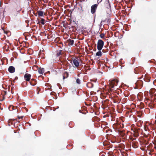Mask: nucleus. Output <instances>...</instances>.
I'll return each mask as SVG.
<instances>
[{
	"label": "nucleus",
	"instance_id": "nucleus-1",
	"mask_svg": "<svg viewBox=\"0 0 156 156\" xmlns=\"http://www.w3.org/2000/svg\"><path fill=\"white\" fill-rule=\"evenodd\" d=\"M118 82V80L115 79L112 80L111 81H109V87H110V89L109 90V92L112 91L113 90L112 88H114L115 86H117Z\"/></svg>",
	"mask_w": 156,
	"mask_h": 156
},
{
	"label": "nucleus",
	"instance_id": "nucleus-2",
	"mask_svg": "<svg viewBox=\"0 0 156 156\" xmlns=\"http://www.w3.org/2000/svg\"><path fill=\"white\" fill-rule=\"evenodd\" d=\"M104 44V41L101 40L99 39L97 43V49L99 51H101L102 48Z\"/></svg>",
	"mask_w": 156,
	"mask_h": 156
},
{
	"label": "nucleus",
	"instance_id": "nucleus-3",
	"mask_svg": "<svg viewBox=\"0 0 156 156\" xmlns=\"http://www.w3.org/2000/svg\"><path fill=\"white\" fill-rule=\"evenodd\" d=\"M135 84L137 88L140 89L143 86V83L142 80H137Z\"/></svg>",
	"mask_w": 156,
	"mask_h": 156
},
{
	"label": "nucleus",
	"instance_id": "nucleus-4",
	"mask_svg": "<svg viewBox=\"0 0 156 156\" xmlns=\"http://www.w3.org/2000/svg\"><path fill=\"white\" fill-rule=\"evenodd\" d=\"M143 70V68L141 67H136L134 69V72L136 74H138L140 73H141Z\"/></svg>",
	"mask_w": 156,
	"mask_h": 156
},
{
	"label": "nucleus",
	"instance_id": "nucleus-5",
	"mask_svg": "<svg viewBox=\"0 0 156 156\" xmlns=\"http://www.w3.org/2000/svg\"><path fill=\"white\" fill-rule=\"evenodd\" d=\"M98 6V4H95L93 5L91 7V12L92 14L94 13Z\"/></svg>",
	"mask_w": 156,
	"mask_h": 156
},
{
	"label": "nucleus",
	"instance_id": "nucleus-6",
	"mask_svg": "<svg viewBox=\"0 0 156 156\" xmlns=\"http://www.w3.org/2000/svg\"><path fill=\"white\" fill-rule=\"evenodd\" d=\"M31 77V75L28 73H26L24 76L25 80L27 81H30Z\"/></svg>",
	"mask_w": 156,
	"mask_h": 156
},
{
	"label": "nucleus",
	"instance_id": "nucleus-7",
	"mask_svg": "<svg viewBox=\"0 0 156 156\" xmlns=\"http://www.w3.org/2000/svg\"><path fill=\"white\" fill-rule=\"evenodd\" d=\"M73 62L76 67H78L79 66V62L78 58H74L73 60Z\"/></svg>",
	"mask_w": 156,
	"mask_h": 156
},
{
	"label": "nucleus",
	"instance_id": "nucleus-8",
	"mask_svg": "<svg viewBox=\"0 0 156 156\" xmlns=\"http://www.w3.org/2000/svg\"><path fill=\"white\" fill-rule=\"evenodd\" d=\"M109 103V100L108 99H106L103 102H102V105L105 108L107 107L108 106Z\"/></svg>",
	"mask_w": 156,
	"mask_h": 156
},
{
	"label": "nucleus",
	"instance_id": "nucleus-9",
	"mask_svg": "<svg viewBox=\"0 0 156 156\" xmlns=\"http://www.w3.org/2000/svg\"><path fill=\"white\" fill-rule=\"evenodd\" d=\"M132 146L134 148H136L138 146V144L137 141L135 140L133 141L132 143Z\"/></svg>",
	"mask_w": 156,
	"mask_h": 156
},
{
	"label": "nucleus",
	"instance_id": "nucleus-10",
	"mask_svg": "<svg viewBox=\"0 0 156 156\" xmlns=\"http://www.w3.org/2000/svg\"><path fill=\"white\" fill-rule=\"evenodd\" d=\"M8 70L9 73H12L15 71V68L13 66H11L9 67Z\"/></svg>",
	"mask_w": 156,
	"mask_h": 156
},
{
	"label": "nucleus",
	"instance_id": "nucleus-11",
	"mask_svg": "<svg viewBox=\"0 0 156 156\" xmlns=\"http://www.w3.org/2000/svg\"><path fill=\"white\" fill-rule=\"evenodd\" d=\"M149 107L151 109L154 108L156 107V104H154V102H151L148 104Z\"/></svg>",
	"mask_w": 156,
	"mask_h": 156
},
{
	"label": "nucleus",
	"instance_id": "nucleus-12",
	"mask_svg": "<svg viewBox=\"0 0 156 156\" xmlns=\"http://www.w3.org/2000/svg\"><path fill=\"white\" fill-rule=\"evenodd\" d=\"M37 81L36 80L32 79H31L30 83V85L32 86H34L37 83Z\"/></svg>",
	"mask_w": 156,
	"mask_h": 156
},
{
	"label": "nucleus",
	"instance_id": "nucleus-13",
	"mask_svg": "<svg viewBox=\"0 0 156 156\" xmlns=\"http://www.w3.org/2000/svg\"><path fill=\"white\" fill-rule=\"evenodd\" d=\"M67 42L69 46H72L74 43V41L71 39H69L67 40Z\"/></svg>",
	"mask_w": 156,
	"mask_h": 156
},
{
	"label": "nucleus",
	"instance_id": "nucleus-14",
	"mask_svg": "<svg viewBox=\"0 0 156 156\" xmlns=\"http://www.w3.org/2000/svg\"><path fill=\"white\" fill-rule=\"evenodd\" d=\"M62 50H58L56 51V55L57 57H60L62 55Z\"/></svg>",
	"mask_w": 156,
	"mask_h": 156
},
{
	"label": "nucleus",
	"instance_id": "nucleus-15",
	"mask_svg": "<svg viewBox=\"0 0 156 156\" xmlns=\"http://www.w3.org/2000/svg\"><path fill=\"white\" fill-rule=\"evenodd\" d=\"M112 99L114 103H117L119 101V98L117 95L113 96Z\"/></svg>",
	"mask_w": 156,
	"mask_h": 156
},
{
	"label": "nucleus",
	"instance_id": "nucleus-16",
	"mask_svg": "<svg viewBox=\"0 0 156 156\" xmlns=\"http://www.w3.org/2000/svg\"><path fill=\"white\" fill-rule=\"evenodd\" d=\"M109 7H110V8H107L106 9V11L107 13V14L108 15V16H110V15L111 14V11L110 9V4H109Z\"/></svg>",
	"mask_w": 156,
	"mask_h": 156
},
{
	"label": "nucleus",
	"instance_id": "nucleus-17",
	"mask_svg": "<svg viewBox=\"0 0 156 156\" xmlns=\"http://www.w3.org/2000/svg\"><path fill=\"white\" fill-rule=\"evenodd\" d=\"M37 69L38 70V73L40 74H43L44 73V68H38Z\"/></svg>",
	"mask_w": 156,
	"mask_h": 156
},
{
	"label": "nucleus",
	"instance_id": "nucleus-18",
	"mask_svg": "<svg viewBox=\"0 0 156 156\" xmlns=\"http://www.w3.org/2000/svg\"><path fill=\"white\" fill-rule=\"evenodd\" d=\"M117 131H118L119 134L122 137H123L125 135V133H124L123 131H121L119 129H117Z\"/></svg>",
	"mask_w": 156,
	"mask_h": 156
},
{
	"label": "nucleus",
	"instance_id": "nucleus-19",
	"mask_svg": "<svg viewBox=\"0 0 156 156\" xmlns=\"http://www.w3.org/2000/svg\"><path fill=\"white\" fill-rule=\"evenodd\" d=\"M87 86L89 88H92L94 86V84L91 82H88L87 84Z\"/></svg>",
	"mask_w": 156,
	"mask_h": 156
},
{
	"label": "nucleus",
	"instance_id": "nucleus-20",
	"mask_svg": "<svg viewBox=\"0 0 156 156\" xmlns=\"http://www.w3.org/2000/svg\"><path fill=\"white\" fill-rule=\"evenodd\" d=\"M69 73L67 72H65L63 73V79L64 80L65 78H67L69 76Z\"/></svg>",
	"mask_w": 156,
	"mask_h": 156
},
{
	"label": "nucleus",
	"instance_id": "nucleus-21",
	"mask_svg": "<svg viewBox=\"0 0 156 156\" xmlns=\"http://www.w3.org/2000/svg\"><path fill=\"white\" fill-rule=\"evenodd\" d=\"M38 15L40 16H44V12L42 11H37V12Z\"/></svg>",
	"mask_w": 156,
	"mask_h": 156
},
{
	"label": "nucleus",
	"instance_id": "nucleus-22",
	"mask_svg": "<svg viewBox=\"0 0 156 156\" xmlns=\"http://www.w3.org/2000/svg\"><path fill=\"white\" fill-rule=\"evenodd\" d=\"M144 80L146 82H149L150 81V77L149 76H145L144 78Z\"/></svg>",
	"mask_w": 156,
	"mask_h": 156
},
{
	"label": "nucleus",
	"instance_id": "nucleus-23",
	"mask_svg": "<svg viewBox=\"0 0 156 156\" xmlns=\"http://www.w3.org/2000/svg\"><path fill=\"white\" fill-rule=\"evenodd\" d=\"M123 108V106L121 105L120 106H119L118 108V112L119 113H121L122 111V108Z\"/></svg>",
	"mask_w": 156,
	"mask_h": 156
},
{
	"label": "nucleus",
	"instance_id": "nucleus-24",
	"mask_svg": "<svg viewBox=\"0 0 156 156\" xmlns=\"http://www.w3.org/2000/svg\"><path fill=\"white\" fill-rule=\"evenodd\" d=\"M102 53L101 51L97 52L96 53V55L97 56H98L99 57H100L102 55Z\"/></svg>",
	"mask_w": 156,
	"mask_h": 156
},
{
	"label": "nucleus",
	"instance_id": "nucleus-25",
	"mask_svg": "<svg viewBox=\"0 0 156 156\" xmlns=\"http://www.w3.org/2000/svg\"><path fill=\"white\" fill-rule=\"evenodd\" d=\"M7 94V92L5 91H2V94L3 96V99L2 100H4L5 99L4 96L6 95Z\"/></svg>",
	"mask_w": 156,
	"mask_h": 156
},
{
	"label": "nucleus",
	"instance_id": "nucleus-26",
	"mask_svg": "<svg viewBox=\"0 0 156 156\" xmlns=\"http://www.w3.org/2000/svg\"><path fill=\"white\" fill-rule=\"evenodd\" d=\"M16 107L13 106V105H10L9 108V109L10 111H12L14 109H16Z\"/></svg>",
	"mask_w": 156,
	"mask_h": 156
},
{
	"label": "nucleus",
	"instance_id": "nucleus-27",
	"mask_svg": "<svg viewBox=\"0 0 156 156\" xmlns=\"http://www.w3.org/2000/svg\"><path fill=\"white\" fill-rule=\"evenodd\" d=\"M39 56L41 57V58H45V55L44 53H42V52H40L39 53Z\"/></svg>",
	"mask_w": 156,
	"mask_h": 156
},
{
	"label": "nucleus",
	"instance_id": "nucleus-28",
	"mask_svg": "<svg viewBox=\"0 0 156 156\" xmlns=\"http://www.w3.org/2000/svg\"><path fill=\"white\" fill-rule=\"evenodd\" d=\"M148 143V142L145 140H144L143 141V144L144 145L145 147L146 146V145H147Z\"/></svg>",
	"mask_w": 156,
	"mask_h": 156
},
{
	"label": "nucleus",
	"instance_id": "nucleus-29",
	"mask_svg": "<svg viewBox=\"0 0 156 156\" xmlns=\"http://www.w3.org/2000/svg\"><path fill=\"white\" fill-rule=\"evenodd\" d=\"M151 102H154V101L156 99V98L154 95H152L151 97Z\"/></svg>",
	"mask_w": 156,
	"mask_h": 156
},
{
	"label": "nucleus",
	"instance_id": "nucleus-30",
	"mask_svg": "<svg viewBox=\"0 0 156 156\" xmlns=\"http://www.w3.org/2000/svg\"><path fill=\"white\" fill-rule=\"evenodd\" d=\"M144 104L142 102H141L140 105H139V107L140 108V109H142L144 108Z\"/></svg>",
	"mask_w": 156,
	"mask_h": 156
},
{
	"label": "nucleus",
	"instance_id": "nucleus-31",
	"mask_svg": "<svg viewBox=\"0 0 156 156\" xmlns=\"http://www.w3.org/2000/svg\"><path fill=\"white\" fill-rule=\"evenodd\" d=\"M27 83L26 82L24 81L22 83V85L23 87H25L27 85Z\"/></svg>",
	"mask_w": 156,
	"mask_h": 156
},
{
	"label": "nucleus",
	"instance_id": "nucleus-32",
	"mask_svg": "<svg viewBox=\"0 0 156 156\" xmlns=\"http://www.w3.org/2000/svg\"><path fill=\"white\" fill-rule=\"evenodd\" d=\"M15 120H16L18 122H20V121H18V120L17 119H10L9 120V121H10L9 122H11V123L12 124L13 123V122L12 121H15Z\"/></svg>",
	"mask_w": 156,
	"mask_h": 156
},
{
	"label": "nucleus",
	"instance_id": "nucleus-33",
	"mask_svg": "<svg viewBox=\"0 0 156 156\" xmlns=\"http://www.w3.org/2000/svg\"><path fill=\"white\" fill-rule=\"evenodd\" d=\"M45 20L44 19L42 18L41 20V21L40 22V23H41L42 25H44L45 24Z\"/></svg>",
	"mask_w": 156,
	"mask_h": 156
},
{
	"label": "nucleus",
	"instance_id": "nucleus-34",
	"mask_svg": "<svg viewBox=\"0 0 156 156\" xmlns=\"http://www.w3.org/2000/svg\"><path fill=\"white\" fill-rule=\"evenodd\" d=\"M22 9L20 6H18L16 8V10L19 13L21 10Z\"/></svg>",
	"mask_w": 156,
	"mask_h": 156
},
{
	"label": "nucleus",
	"instance_id": "nucleus-35",
	"mask_svg": "<svg viewBox=\"0 0 156 156\" xmlns=\"http://www.w3.org/2000/svg\"><path fill=\"white\" fill-rule=\"evenodd\" d=\"M76 83L78 84H80L81 83V81L80 80L79 78H77L76 79Z\"/></svg>",
	"mask_w": 156,
	"mask_h": 156
},
{
	"label": "nucleus",
	"instance_id": "nucleus-36",
	"mask_svg": "<svg viewBox=\"0 0 156 156\" xmlns=\"http://www.w3.org/2000/svg\"><path fill=\"white\" fill-rule=\"evenodd\" d=\"M78 4V5L80 6L81 7V8L82 9V6L81 5V4H82V0H81L80 1V2H79Z\"/></svg>",
	"mask_w": 156,
	"mask_h": 156
},
{
	"label": "nucleus",
	"instance_id": "nucleus-37",
	"mask_svg": "<svg viewBox=\"0 0 156 156\" xmlns=\"http://www.w3.org/2000/svg\"><path fill=\"white\" fill-rule=\"evenodd\" d=\"M100 37L101 38H103L105 37V34H101L100 35Z\"/></svg>",
	"mask_w": 156,
	"mask_h": 156
},
{
	"label": "nucleus",
	"instance_id": "nucleus-38",
	"mask_svg": "<svg viewBox=\"0 0 156 156\" xmlns=\"http://www.w3.org/2000/svg\"><path fill=\"white\" fill-rule=\"evenodd\" d=\"M23 116H18L17 117L18 119H22L23 118Z\"/></svg>",
	"mask_w": 156,
	"mask_h": 156
},
{
	"label": "nucleus",
	"instance_id": "nucleus-39",
	"mask_svg": "<svg viewBox=\"0 0 156 156\" xmlns=\"http://www.w3.org/2000/svg\"><path fill=\"white\" fill-rule=\"evenodd\" d=\"M108 49H106L105 51L104 49H103L102 50V51L103 52H105L108 51Z\"/></svg>",
	"mask_w": 156,
	"mask_h": 156
},
{
	"label": "nucleus",
	"instance_id": "nucleus-40",
	"mask_svg": "<svg viewBox=\"0 0 156 156\" xmlns=\"http://www.w3.org/2000/svg\"><path fill=\"white\" fill-rule=\"evenodd\" d=\"M143 75H142L140 77V78H139V79H141V78H143Z\"/></svg>",
	"mask_w": 156,
	"mask_h": 156
},
{
	"label": "nucleus",
	"instance_id": "nucleus-41",
	"mask_svg": "<svg viewBox=\"0 0 156 156\" xmlns=\"http://www.w3.org/2000/svg\"><path fill=\"white\" fill-rule=\"evenodd\" d=\"M38 92L37 93H38L39 91L40 90V88H39L38 87Z\"/></svg>",
	"mask_w": 156,
	"mask_h": 156
},
{
	"label": "nucleus",
	"instance_id": "nucleus-42",
	"mask_svg": "<svg viewBox=\"0 0 156 156\" xmlns=\"http://www.w3.org/2000/svg\"><path fill=\"white\" fill-rule=\"evenodd\" d=\"M156 83V80H154L153 82V83L154 84V83Z\"/></svg>",
	"mask_w": 156,
	"mask_h": 156
},
{
	"label": "nucleus",
	"instance_id": "nucleus-43",
	"mask_svg": "<svg viewBox=\"0 0 156 156\" xmlns=\"http://www.w3.org/2000/svg\"><path fill=\"white\" fill-rule=\"evenodd\" d=\"M135 138H133V139H132V141H133L134 140H135Z\"/></svg>",
	"mask_w": 156,
	"mask_h": 156
},
{
	"label": "nucleus",
	"instance_id": "nucleus-44",
	"mask_svg": "<svg viewBox=\"0 0 156 156\" xmlns=\"http://www.w3.org/2000/svg\"><path fill=\"white\" fill-rule=\"evenodd\" d=\"M110 98H112V97H113V96H110Z\"/></svg>",
	"mask_w": 156,
	"mask_h": 156
},
{
	"label": "nucleus",
	"instance_id": "nucleus-45",
	"mask_svg": "<svg viewBox=\"0 0 156 156\" xmlns=\"http://www.w3.org/2000/svg\"><path fill=\"white\" fill-rule=\"evenodd\" d=\"M75 27L74 26H73L72 27V28H75Z\"/></svg>",
	"mask_w": 156,
	"mask_h": 156
},
{
	"label": "nucleus",
	"instance_id": "nucleus-46",
	"mask_svg": "<svg viewBox=\"0 0 156 156\" xmlns=\"http://www.w3.org/2000/svg\"><path fill=\"white\" fill-rule=\"evenodd\" d=\"M136 135L135 136H138V134H137V133H136Z\"/></svg>",
	"mask_w": 156,
	"mask_h": 156
},
{
	"label": "nucleus",
	"instance_id": "nucleus-47",
	"mask_svg": "<svg viewBox=\"0 0 156 156\" xmlns=\"http://www.w3.org/2000/svg\"><path fill=\"white\" fill-rule=\"evenodd\" d=\"M141 149H142V150H144V149L143 148H141Z\"/></svg>",
	"mask_w": 156,
	"mask_h": 156
},
{
	"label": "nucleus",
	"instance_id": "nucleus-48",
	"mask_svg": "<svg viewBox=\"0 0 156 156\" xmlns=\"http://www.w3.org/2000/svg\"><path fill=\"white\" fill-rule=\"evenodd\" d=\"M79 112H81V111L80 110H79Z\"/></svg>",
	"mask_w": 156,
	"mask_h": 156
},
{
	"label": "nucleus",
	"instance_id": "nucleus-49",
	"mask_svg": "<svg viewBox=\"0 0 156 156\" xmlns=\"http://www.w3.org/2000/svg\"><path fill=\"white\" fill-rule=\"evenodd\" d=\"M144 129H145L146 130V127L145 128H144Z\"/></svg>",
	"mask_w": 156,
	"mask_h": 156
},
{
	"label": "nucleus",
	"instance_id": "nucleus-50",
	"mask_svg": "<svg viewBox=\"0 0 156 156\" xmlns=\"http://www.w3.org/2000/svg\"><path fill=\"white\" fill-rule=\"evenodd\" d=\"M123 124H122V127H123Z\"/></svg>",
	"mask_w": 156,
	"mask_h": 156
},
{
	"label": "nucleus",
	"instance_id": "nucleus-51",
	"mask_svg": "<svg viewBox=\"0 0 156 156\" xmlns=\"http://www.w3.org/2000/svg\"><path fill=\"white\" fill-rule=\"evenodd\" d=\"M151 145H152V144H150L149 145L150 146V145H151Z\"/></svg>",
	"mask_w": 156,
	"mask_h": 156
},
{
	"label": "nucleus",
	"instance_id": "nucleus-52",
	"mask_svg": "<svg viewBox=\"0 0 156 156\" xmlns=\"http://www.w3.org/2000/svg\"><path fill=\"white\" fill-rule=\"evenodd\" d=\"M85 0H82V1H84Z\"/></svg>",
	"mask_w": 156,
	"mask_h": 156
},
{
	"label": "nucleus",
	"instance_id": "nucleus-53",
	"mask_svg": "<svg viewBox=\"0 0 156 156\" xmlns=\"http://www.w3.org/2000/svg\"><path fill=\"white\" fill-rule=\"evenodd\" d=\"M72 61H71V63H72Z\"/></svg>",
	"mask_w": 156,
	"mask_h": 156
},
{
	"label": "nucleus",
	"instance_id": "nucleus-54",
	"mask_svg": "<svg viewBox=\"0 0 156 156\" xmlns=\"http://www.w3.org/2000/svg\"><path fill=\"white\" fill-rule=\"evenodd\" d=\"M79 74L78 75V76H79Z\"/></svg>",
	"mask_w": 156,
	"mask_h": 156
},
{
	"label": "nucleus",
	"instance_id": "nucleus-55",
	"mask_svg": "<svg viewBox=\"0 0 156 156\" xmlns=\"http://www.w3.org/2000/svg\"><path fill=\"white\" fill-rule=\"evenodd\" d=\"M153 90H155V89H153Z\"/></svg>",
	"mask_w": 156,
	"mask_h": 156
},
{
	"label": "nucleus",
	"instance_id": "nucleus-56",
	"mask_svg": "<svg viewBox=\"0 0 156 156\" xmlns=\"http://www.w3.org/2000/svg\"><path fill=\"white\" fill-rule=\"evenodd\" d=\"M103 156H105V155H103Z\"/></svg>",
	"mask_w": 156,
	"mask_h": 156
}]
</instances>
